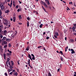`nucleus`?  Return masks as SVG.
Segmentation results:
<instances>
[{
  "mask_svg": "<svg viewBox=\"0 0 76 76\" xmlns=\"http://www.w3.org/2000/svg\"><path fill=\"white\" fill-rule=\"evenodd\" d=\"M4 20L6 23H4V24L6 26H7L8 25V21L6 19H4Z\"/></svg>",
  "mask_w": 76,
  "mask_h": 76,
  "instance_id": "obj_1",
  "label": "nucleus"
},
{
  "mask_svg": "<svg viewBox=\"0 0 76 76\" xmlns=\"http://www.w3.org/2000/svg\"><path fill=\"white\" fill-rule=\"evenodd\" d=\"M2 15V12L1 10L0 9V19H2V16L1 15Z\"/></svg>",
  "mask_w": 76,
  "mask_h": 76,
  "instance_id": "obj_2",
  "label": "nucleus"
},
{
  "mask_svg": "<svg viewBox=\"0 0 76 76\" xmlns=\"http://www.w3.org/2000/svg\"><path fill=\"white\" fill-rule=\"evenodd\" d=\"M45 2H47L48 5H49L50 4L48 0H45Z\"/></svg>",
  "mask_w": 76,
  "mask_h": 76,
  "instance_id": "obj_3",
  "label": "nucleus"
},
{
  "mask_svg": "<svg viewBox=\"0 0 76 76\" xmlns=\"http://www.w3.org/2000/svg\"><path fill=\"white\" fill-rule=\"evenodd\" d=\"M76 28V27L75 26H73L72 27V31L73 32H75V29Z\"/></svg>",
  "mask_w": 76,
  "mask_h": 76,
  "instance_id": "obj_4",
  "label": "nucleus"
},
{
  "mask_svg": "<svg viewBox=\"0 0 76 76\" xmlns=\"http://www.w3.org/2000/svg\"><path fill=\"white\" fill-rule=\"evenodd\" d=\"M71 51H72L71 53L72 54H75V51H74V50H73V49H71Z\"/></svg>",
  "mask_w": 76,
  "mask_h": 76,
  "instance_id": "obj_5",
  "label": "nucleus"
},
{
  "mask_svg": "<svg viewBox=\"0 0 76 76\" xmlns=\"http://www.w3.org/2000/svg\"><path fill=\"white\" fill-rule=\"evenodd\" d=\"M6 39H7V38L6 37H3V38L2 39V41H4Z\"/></svg>",
  "mask_w": 76,
  "mask_h": 76,
  "instance_id": "obj_6",
  "label": "nucleus"
},
{
  "mask_svg": "<svg viewBox=\"0 0 76 76\" xmlns=\"http://www.w3.org/2000/svg\"><path fill=\"white\" fill-rule=\"evenodd\" d=\"M1 10H4V6H1Z\"/></svg>",
  "mask_w": 76,
  "mask_h": 76,
  "instance_id": "obj_7",
  "label": "nucleus"
},
{
  "mask_svg": "<svg viewBox=\"0 0 76 76\" xmlns=\"http://www.w3.org/2000/svg\"><path fill=\"white\" fill-rule=\"evenodd\" d=\"M10 12V11L9 10H7L6 11H5V13H9Z\"/></svg>",
  "mask_w": 76,
  "mask_h": 76,
  "instance_id": "obj_8",
  "label": "nucleus"
},
{
  "mask_svg": "<svg viewBox=\"0 0 76 76\" xmlns=\"http://www.w3.org/2000/svg\"><path fill=\"white\" fill-rule=\"evenodd\" d=\"M4 58V60H6V53L3 54Z\"/></svg>",
  "mask_w": 76,
  "mask_h": 76,
  "instance_id": "obj_9",
  "label": "nucleus"
},
{
  "mask_svg": "<svg viewBox=\"0 0 76 76\" xmlns=\"http://www.w3.org/2000/svg\"><path fill=\"white\" fill-rule=\"evenodd\" d=\"M13 22H15V21H16V17H13Z\"/></svg>",
  "mask_w": 76,
  "mask_h": 76,
  "instance_id": "obj_10",
  "label": "nucleus"
},
{
  "mask_svg": "<svg viewBox=\"0 0 76 76\" xmlns=\"http://www.w3.org/2000/svg\"><path fill=\"white\" fill-rule=\"evenodd\" d=\"M6 34H7V31L5 30L4 31V35H6Z\"/></svg>",
  "mask_w": 76,
  "mask_h": 76,
  "instance_id": "obj_11",
  "label": "nucleus"
},
{
  "mask_svg": "<svg viewBox=\"0 0 76 76\" xmlns=\"http://www.w3.org/2000/svg\"><path fill=\"white\" fill-rule=\"evenodd\" d=\"M11 63L12 64L11 65H12V66H13V64H14L13 61H11Z\"/></svg>",
  "mask_w": 76,
  "mask_h": 76,
  "instance_id": "obj_12",
  "label": "nucleus"
},
{
  "mask_svg": "<svg viewBox=\"0 0 76 76\" xmlns=\"http://www.w3.org/2000/svg\"><path fill=\"white\" fill-rule=\"evenodd\" d=\"M55 35L56 36H58V32H55Z\"/></svg>",
  "mask_w": 76,
  "mask_h": 76,
  "instance_id": "obj_13",
  "label": "nucleus"
},
{
  "mask_svg": "<svg viewBox=\"0 0 76 76\" xmlns=\"http://www.w3.org/2000/svg\"><path fill=\"white\" fill-rule=\"evenodd\" d=\"M6 41L7 42H9L10 41V39H9L7 38V39H6Z\"/></svg>",
  "mask_w": 76,
  "mask_h": 76,
  "instance_id": "obj_14",
  "label": "nucleus"
},
{
  "mask_svg": "<svg viewBox=\"0 0 76 76\" xmlns=\"http://www.w3.org/2000/svg\"><path fill=\"white\" fill-rule=\"evenodd\" d=\"M7 56H11V54L10 53H8L7 54Z\"/></svg>",
  "mask_w": 76,
  "mask_h": 76,
  "instance_id": "obj_15",
  "label": "nucleus"
},
{
  "mask_svg": "<svg viewBox=\"0 0 76 76\" xmlns=\"http://www.w3.org/2000/svg\"><path fill=\"white\" fill-rule=\"evenodd\" d=\"M41 3H42L43 4H44V5L45 4V3L44 2L42 1H41Z\"/></svg>",
  "mask_w": 76,
  "mask_h": 76,
  "instance_id": "obj_16",
  "label": "nucleus"
},
{
  "mask_svg": "<svg viewBox=\"0 0 76 76\" xmlns=\"http://www.w3.org/2000/svg\"><path fill=\"white\" fill-rule=\"evenodd\" d=\"M18 18H19V19H22V17H21V15H20L19 16H18Z\"/></svg>",
  "mask_w": 76,
  "mask_h": 76,
  "instance_id": "obj_17",
  "label": "nucleus"
},
{
  "mask_svg": "<svg viewBox=\"0 0 76 76\" xmlns=\"http://www.w3.org/2000/svg\"><path fill=\"white\" fill-rule=\"evenodd\" d=\"M44 5L45 7H46V8H47V7H48V5H47V4H45Z\"/></svg>",
  "mask_w": 76,
  "mask_h": 76,
  "instance_id": "obj_18",
  "label": "nucleus"
},
{
  "mask_svg": "<svg viewBox=\"0 0 76 76\" xmlns=\"http://www.w3.org/2000/svg\"><path fill=\"white\" fill-rule=\"evenodd\" d=\"M42 26H43V24H41L39 26L40 28H42Z\"/></svg>",
  "mask_w": 76,
  "mask_h": 76,
  "instance_id": "obj_19",
  "label": "nucleus"
},
{
  "mask_svg": "<svg viewBox=\"0 0 76 76\" xmlns=\"http://www.w3.org/2000/svg\"><path fill=\"white\" fill-rule=\"evenodd\" d=\"M10 61V58H8L7 59V61L9 62Z\"/></svg>",
  "mask_w": 76,
  "mask_h": 76,
  "instance_id": "obj_20",
  "label": "nucleus"
},
{
  "mask_svg": "<svg viewBox=\"0 0 76 76\" xmlns=\"http://www.w3.org/2000/svg\"><path fill=\"white\" fill-rule=\"evenodd\" d=\"M48 76H51V73H50V72H49V73H48Z\"/></svg>",
  "mask_w": 76,
  "mask_h": 76,
  "instance_id": "obj_21",
  "label": "nucleus"
},
{
  "mask_svg": "<svg viewBox=\"0 0 76 76\" xmlns=\"http://www.w3.org/2000/svg\"><path fill=\"white\" fill-rule=\"evenodd\" d=\"M3 5H4V3H1L0 5V7H1V6H3Z\"/></svg>",
  "mask_w": 76,
  "mask_h": 76,
  "instance_id": "obj_22",
  "label": "nucleus"
},
{
  "mask_svg": "<svg viewBox=\"0 0 76 76\" xmlns=\"http://www.w3.org/2000/svg\"><path fill=\"white\" fill-rule=\"evenodd\" d=\"M29 26V21L27 22V26L28 27Z\"/></svg>",
  "mask_w": 76,
  "mask_h": 76,
  "instance_id": "obj_23",
  "label": "nucleus"
},
{
  "mask_svg": "<svg viewBox=\"0 0 76 76\" xmlns=\"http://www.w3.org/2000/svg\"><path fill=\"white\" fill-rule=\"evenodd\" d=\"M59 54H61L62 55H63V52H62V51H61L59 52Z\"/></svg>",
  "mask_w": 76,
  "mask_h": 76,
  "instance_id": "obj_24",
  "label": "nucleus"
},
{
  "mask_svg": "<svg viewBox=\"0 0 76 76\" xmlns=\"http://www.w3.org/2000/svg\"><path fill=\"white\" fill-rule=\"evenodd\" d=\"M28 57H29V58H31V55L29 54L28 55Z\"/></svg>",
  "mask_w": 76,
  "mask_h": 76,
  "instance_id": "obj_25",
  "label": "nucleus"
},
{
  "mask_svg": "<svg viewBox=\"0 0 76 76\" xmlns=\"http://www.w3.org/2000/svg\"><path fill=\"white\" fill-rule=\"evenodd\" d=\"M14 75H15V76H18V73L17 72H14Z\"/></svg>",
  "mask_w": 76,
  "mask_h": 76,
  "instance_id": "obj_26",
  "label": "nucleus"
},
{
  "mask_svg": "<svg viewBox=\"0 0 76 76\" xmlns=\"http://www.w3.org/2000/svg\"><path fill=\"white\" fill-rule=\"evenodd\" d=\"M27 51H28L29 50V46H28L27 47V48L26 49Z\"/></svg>",
  "mask_w": 76,
  "mask_h": 76,
  "instance_id": "obj_27",
  "label": "nucleus"
},
{
  "mask_svg": "<svg viewBox=\"0 0 76 76\" xmlns=\"http://www.w3.org/2000/svg\"><path fill=\"white\" fill-rule=\"evenodd\" d=\"M9 67L10 69H13V66L11 65H10Z\"/></svg>",
  "mask_w": 76,
  "mask_h": 76,
  "instance_id": "obj_28",
  "label": "nucleus"
},
{
  "mask_svg": "<svg viewBox=\"0 0 76 76\" xmlns=\"http://www.w3.org/2000/svg\"><path fill=\"white\" fill-rule=\"evenodd\" d=\"M71 42H74V40L73 39H71L70 40Z\"/></svg>",
  "mask_w": 76,
  "mask_h": 76,
  "instance_id": "obj_29",
  "label": "nucleus"
},
{
  "mask_svg": "<svg viewBox=\"0 0 76 76\" xmlns=\"http://www.w3.org/2000/svg\"><path fill=\"white\" fill-rule=\"evenodd\" d=\"M8 45L9 47H10L11 46V44H10V43H9L8 44Z\"/></svg>",
  "mask_w": 76,
  "mask_h": 76,
  "instance_id": "obj_30",
  "label": "nucleus"
},
{
  "mask_svg": "<svg viewBox=\"0 0 76 76\" xmlns=\"http://www.w3.org/2000/svg\"><path fill=\"white\" fill-rule=\"evenodd\" d=\"M4 44H5L4 42H3L2 43V45H4Z\"/></svg>",
  "mask_w": 76,
  "mask_h": 76,
  "instance_id": "obj_31",
  "label": "nucleus"
},
{
  "mask_svg": "<svg viewBox=\"0 0 76 76\" xmlns=\"http://www.w3.org/2000/svg\"><path fill=\"white\" fill-rule=\"evenodd\" d=\"M7 47V45H6L4 46V48H6Z\"/></svg>",
  "mask_w": 76,
  "mask_h": 76,
  "instance_id": "obj_32",
  "label": "nucleus"
},
{
  "mask_svg": "<svg viewBox=\"0 0 76 76\" xmlns=\"http://www.w3.org/2000/svg\"><path fill=\"white\" fill-rule=\"evenodd\" d=\"M32 60H35V56H34L32 58Z\"/></svg>",
  "mask_w": 76,
  "mask_h": 76,
  "instance_id": "obj_33",
  "label": "nucleus"
},
{
  "mask_svg": "<svg viewBox=\"0 0 76 76\" xmlns=\"http://www.w3.org/2000/svg\"><path fill=\"white\" fill-rule=\"evenodd\" d=\"M44 11L46 12V13H47V10L45 9H44Z\"/></svg>",
  "mask_w": 76,
  "mask_h": 76,
  "instance_id": "obj_34",
  "label": "nucleus"
},
{
  "mask_svg": "<svg viewBox=\"0 0 76 76\" xmlns=\"http://www.w3.org/2000/svg\"><path fill=\"white\" fill-rule=\"evenodd\" d=\"M12 3L11 2L10 4V7L11 8L12 7Z\"/></svg>",
  "mask_w": 76,
  "mask_h": 76,
  "instance_id": "obj_35",
  "label": "nucleus"
},
{
  "mask_svg": "<svg viewBox=\"0 0 76 76\" xmlns=\"http://www.w3.org/2000/svg\"><path fill=\"white\" fill-rule=\"evenodd\" d=\"M5 44H7V42L6 41H4Z\"/></svg>",
  "mask_w": 76,
  "mask_h": 76,
  "instance_id": "obj_36",
  "label": "nucleus"
},
{
  "mask_svg": "<svg viewBox=\"0 0 76 76\" xmlns=\"http://www.w3.org/2000/svg\"><path fill=\"white\" fill-rule=\"evenodd\" d=\"M27 19L28 20H30V18L29 17H28L27 18Z\"/></svg>",
  "mask_w": 76,
  "mask_h": 76,
  "instance_id": "obj_37",
  "label": "nucleus"
},
{
  "mask_svg": "<svg viewBox=\"0 0 76 76\" xmlns=\"http://www.w3.org/2000/svg\"><path fill=\"white\" fill-rule=\"evenodd\" d=\"M3 50L2 49V48L1 47V45L0 46V50Z\"/></svg>",
  "mask_w": 76,
  "mask_h": 76,
  "instance_id": "obj_38",
  "label": "nucleus"
},
{
  "mask_svg": "<svg viewBox=\"0 0 76 76\" xmlns=\"http://www.w3.org/2000/svg\"><path fill=\"white\" fill-rule=\"evenodd\" d=\"M2 31V30L1 29V28H0V33H1Z\"/></svg>",
  "mask_w": 76,
  "mask_h": 76,
  "instance_id": "obj_39",
  "label": "nucleus"
},
{
  "mask_svg": "<svg viewBox=\"0 0 76 76\" xmlns=\"http://www.w3.org/2000/svg\"><path fill=\"white\" fill-rule=\"evenodd\" d=\"M41 47H42L41 46H38L37 48H41Z\"/></svg>",
  "mask_w": 76,
  "mask_h": 76,
  "instance_id": "obj_40",
  "label": "nucleus"
},
{
  "mask_svg": "<svg viewBox=\"0 0 76 76\" xmlns=\"http://www.w3.org/2000/svg\"><path fill=\"white\" fill-rule=\"evenodd\" d=\"M19 46V44L17 43L16 45V47H18Z\"/></svg>",
  "mask_w": 76,
  "mask_h": 76,
  "instance_id": "obj_41",
  "label": "nucleus"
},
{
  "mask_svg": "<svg viewBox=\"0 0 76 76\" xmlns=\"http://www.w3.org/2000/svg\"><path fill=\"white\" fill-rule=\"evenodd\" d=\"M0 37L1 38H3V35H0Z\"/></svg>",
  "mask_w": 76,
  "mask_h": 76,
  "instance_id": "obj_42",
  "label": "nucleus"
},
{
  "mask_svg": "<svg viewBox=\"0 0 76 76\" xmlns=\"http://www.w3.org/2000/svg\"><path fill=\"white\" fill-rule=\"evenodd\" d=\"M49 38H50V37H46V39H49Z\"/></svg>",
  "mask_w": 76,
  "mask_h": 76,
  "instance_id": "obj_43",
  "label": "nucleus"
},
{
  "mask_svg": "<svg viewBox=\"0 0 76 76\" xmlns=\"http://www.w3.org/2000/svg\"><path fill=\"white\" fill-rule=\"evenodd\" d=\"M66 10H70V9H69V7H67V9H66Z\"/></svg>",
  "mask_w": 76,
  "mask_h": 76,
  "instance_id": "obj_44",
  "label": "nucleus"
},
{
  "mask_svg": "<svg viewBox=\"0 0 76 76\" xmlns=\"http://www.w3.org/2000/svg\"><path fill=\"white\" fill-rule=\"evenodd\" d=\"M61 60L62 61H63V58L62 57H61Z\"/></svg>",
  "mask_w": 76,
  "mask_h": 76,
  "instance_id": "obj_45",
  "label": "nucleus"
},
{
  "mask_svg": "<svg viewBox=\"0 0 76 76\" xmlns=\"http://www.w3.org/2000/svg\"><path fill=\"white\" fill-rule=\"evenodd\" d=\"M8 64L9 66H10V62L9 61L8 62Z\"/></svg>",
  "mask_w": 76,
  "mask_h": 76,
  "instance_id": "obj_46",
  "label": "nucleus"
},
{
  "mask_svg": "<svg viewBox=\"0 0 76 76\" xmlns=\"http://www.w3.org/2000/svg\"><path fill=\"white\" fill-rule=\"evenodd\" d=\"M17 12H20V9H19L17 10Z\"/></svg>",
  "mask_w": 76,
  "mask_h": 76,
  "instance_id": "obj_47",
  "label": "nucleus"
},
{
  "mask_svg": "<svg viewBox=\"0 0 76 76\" xmlns=\"http://www.w3.org/2000/svg\"><path fill=\"white\" fill-rule=\"evenodd\" d=\"M16 69L17 70V72H19V69Z\"/></svg>",
  "mask_w": 76,
  "mask_h": 76,
  "instance_id": "obj_48",
  "label": "nucleus"
},
{
  "mask_svg": "<svg viewBox=\"0 0 76 76\" xmlns=\"http://www.w3.org/2000/svg\"><path fill=\"white\" fill-rule=\"evenodd\" d=\"M4 75L6 76H7V73H4Z\"/></svg>",
  "mask_w": 76,
  "mask_h": 76,
  "instance_id": "obj_49",
  "label": "nucleus"
},
{
  "mask_svg": "<svg viewBox=\"0 0 76 76\" xmlns=\"http://www.w3.org/2000/svg\"><path fill=\"white\" fill-rule=\"evenodd\" d=\"M18 7H19V6L17 5L16 7V8L17 9H18Z\"/></svg>",
  "mask_w": 76,
  "mask_h": 76,
  "instance_id": "obj_50",
  "label": "nucleus"
},
{
  "mask_svg": "<svg viewBox=\"0 0 76 76\" xmlns=\"http://www.w3.org/2000/svg\"><path fill=\"white\" fill-rule=\"evenodd\" d=\"M13 74V72H11L10 73V75H12Z\"/></svg>",
  "mask_w": 76,
  "mask_h": 76,
  "instance_id": "obj_51",
  "label": "nucleus"
},
{
  "mask_svg": "<svg viewBox=\"0 0 76 76\" xmlns=\"http://www.w3.org/2000/svg\"><path fill=\"white\" fill-rule=\"evenodd\" d=\"M18 1L20 3V4H22V1H20L19 0H18Z\"/></svg>",
  "mask_w": 76,
  "mask_h": 76,
  "instance_id": "obj_52",
  "label": "nucleus"
},
{
  "mask_svg": "<svg viewBox=\"0 0 76 76\" xmlns=\"http://www.w3.org/2000/svg\"><path fill=\"white\" fill-rule=\"evenodd\" d=\"M42 8L43 9V10H44V9H45V8H44V7H43L42 6Z\"/></svg>",
  "mask_w": 76,
  "mask_h": 76,
  "instance_id": "obj_53",
  "label": "nucleus"
},
{
  "mask_svg": "<svg viewBox=\"0 0 76 76\" xmlns=\"http://www.w3.org/2000/svg\"><path fill=\"white\" fill-rule=\"evenodd\" d=\"M28 63H30V59H28Z\"/></svg>",
  "mask_w": 76,
  "mask_h": 76,
  "instance_id": "obj_54",
  "label": "nucleus"
},
{
  "mask_svg": "<svg viewBox=\"0 0 76 76\" xmlns=\"http://www.w3.org/2000/svg\"><path fill=\"white\" fill-rule=\"evenodd\" d=\"M54 37H55V38H57V36H56V35H54Z\"/></svg>",
  "mask_w": 76,
  "mask_h": 76,
  "instance_id": "obj_55",
  "label": "nucleus"
},
{
  "mask_svg": "<svg viewBox=\"0 0 76 76\" xmlns=\"http://www.w3.org/2000/svg\"><path fill=\"white\" fill-rule=\"evenodd\" d=\"M31 56H32V57H35V56H34V55H33V54H31Z\"/></svg>",
  "mask_w": 76,
  "mask_h": 76,
  "instance_id": "obj_56",
  "label": "nucleus"
},
{
  "mask_svg": "<svg viewBox=\"0 0 76 76\" xmlns=\"http://www.w3.org/2000/svg\"><path fill=\"white\" fill-rule=\"evenodd\" d=\"M28 65H29V66H30V67L31 66V65L30 64V63H28Z\"/></svg>",
  "mask_w": 76,
  "mask_h": 76,
  "instance_id": "obj_57",
  "label": "nucleus"
},
{
  "mask_svg": "<svg viewBox=\"0 0 76 76\" xmlns=\"http://www.w3.org/2000/svg\"><path fill=\"white\" fill-rule=\"evenodd\" d=\"M72 4V2H69V4Z\"/></svg>",
  "mask_w": 76,
  "mask_h": 76,
  "instance_id": "obj_58",
  "label": "nucleus"
},
{
  "mask_svg": "<svg viewBox=\"0 0 76 76\" xmlns=\"http://www.w3.org/2000/svg\"><path fill=\"white\" fill-rule=\"evenodd\" d=\"M18 24L19 25H22V23H19Z\"/></svg>",
  "mask_w": 76,
  "mask_h": 76,
  "instance_id": "obj_59",
  "label": "nucleus"
},
{
  "mask_svg": "<svg viewBox=\"0 0 76 76\" xmlns=\"http://www.w3.org/2000/svg\"><path fill=\"white\" fill-rule=\"evenodd\" d=\"M36 12V14H37V15H38V12Z\"/></svg>",
  "mask_w": 76,
  "mask_h": 76,
  "instance_id": "obj_60",
  "label": "nucleus"
},
{
  "mask_svg": "<svg viewBox=\"0 0 76 76\" xmlns=\"http://www.w3.org/2000/svg\"><path fill=\"white\" fill-rule=\"evenodd\" d=\"M13 4L15 3V1H13Z\"/></svg>",
  "mask_w": 76,
  "mask_h": 76,
  "instance_id": "obj_61",
  "label": "nucleus"
},
{
  "mask_svg": "<svg viewBox=\"0 0 76 76\" xmlns=\"http://www.w3.org/2000/svg\"><path fill=\"white\" fill-rule=\"evenodd\" d=\"M73 34H74V35H76V33H75V32H74V33H73Z\"/></svg>",
  "mask_w": 76,
  "mask_h": 76,
  "instance_id": "obj_62",
  "label": "nucleus"
},
{
  "mask_svg": "<svg viewBox=\"0 0 76 76\" xmlns=\"http://www.w3.org/2000/svg\"><path fill=\"white\" fill-rule=\"evenodd\" d=\"M74 26H75V27H76V24H74Z\"/></svg>",
  "mask_w": 76,
  "mask_h": 76,
  "instance_id": "obj_63",
  "label": "nucleus"
},
{
  "mask_svg": "<svg viewBox=\"0 0 76 76\" xmlns=\"http://www.w3.org/2000/svg\"><path fill=\"white\" fill-rule=\"evenodd\" d=\"M63 3H66V2H65V1H63Z\"/></svg>",
  "mask_w": 76,
  "mask_h": 76,
  "instance_id": "obj_64",
  "label": "nucleus"
}]
</instances>
